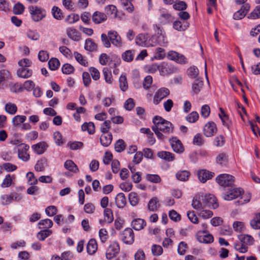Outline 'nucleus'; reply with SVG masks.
Segmentation results:
<instances>
[{
    "mask_svg": "<svg viewBox=\"0 0 260 260\" xmlns=\"http://www.w3.org/2000/svg\"><path fill=\"white\" fill-rule=\"evenodd\" d=\"M171 147L173 150L178 153L183 152L184 148L181 141L176 137H173L170 140Z\"/></svg>",
    "mask_w": 260,
    "mask_h": 260,
    "instance_id": "nucleus-16",
    "label": "nucleus"
},
{
    "mask_svg": "<svg viewBox=\"0 0 260 260\" xmlns=\"http://www.w3.org/2000/svg\"><path fill=\"white\" fill-rule=\"evenodd\" d=\"M234 248L240 253H244L247 251L248 247L245 245L243 243H235Z\"/></svg>",
    "mask_w": 260,
    "mask_h": 260,
    "instance_id": "nucleus-61",
    "label": "nucleus"
},
{
    "mask_svg": "<svg viewBox=\"0 0 260 260\" xmlns=\"http://www.w3.org/2000/svg\"><path fill=\"white\" fill-rule=\"evenodd\" d=\"M175 70V69L172 66L165 62H162L159 65V73L162 76L171 74L174 73Z\"/></svg>",
    "mask_w": 260,
    "mask_h": 260,
    "instance_id": "nucleus-13",
    "label": "nucleus"
},
{
    "mask_svg": "<svg viewBox=\"0 0 260 260\" xmlns=\"http://www.w3.org/2000/svg\"><path fill=\"white\" fill-rule=\"evenodd\" d=\"M112 140L111 133L103 134L100 137V142L102 145L104 147L109 146Z\"/></svg>",
    "mask_w": 260,
    "mask_h": 260,
    "instance_id": "nucleus-27",
    "label": "nucleus"
},
{
    "mask_svg": "<svg viewBox=\"0 0 260 260\" xmlns=\"http://www.w3.org/2000/svg\"><path fill=\"white\" fill-rule=\"evenodd\" d=\"M47 148L48 145L44 142H39L31 146V148L34 152L39 155L44 153Z\"/></svg>",
    "mask_w": 260,
    "mask_h": 260,
    "instance_id": "nucleus-22",
    "label": "nucleus"
},
{
    "mask_svg": "<svg viewBox=\"0 0 260 260\" xmlns=\"http://www.w3.org/2000/svg\"><path fill=\"white\" fill-rule=\"evenodd\" d=\"M205 231H200L198 232L196 234V238L198 241L202 243L209 244L211 243L214 241V238L211 234H205Z\"/></svg>",
    "mask_w": 260,
    "mask_h": 260,
    "instance_id": "nucleus-10",
    "label": "nucleus"
},
{
    "mask_svg": "<svg viewBox=\"0 0 260 260\" xmlns=\"http://www.w3.org/2000/svg\"><path fill=\"white\" fill-rule=\"evenodd\" d=\"M120 250L119 244L116 241L112 242L109 246L106 253V256L108 259L112 258Z\"/></svg>",
    "mask_w": 260,
    "mask_h": 260,
    "instance_id": "nucleus-7",
    "label": "nucleus"
},
{
    "mask_svg": "<svg viewBox=\"0 0 260 260\" xmlns=\"http://www.w3.org/2000/svg\"><path fill=\"white\" fill-rule=\"evenodd\" d=\"M203 203L205 207L216 209L218 207L216 198L213 194H206L203 196Z\"/></svg>",
    "mask_w": 260,
    "mask_h": 260,
    "instance_id": "nucleus-9",
    "label": "nucleus"
},
{
    "mask_svg": "<svg viewBox=\"0 0 260 260\" xmlns=\"http://www.w3.org/2000/svg\"><path fill=\"white\" fill-rule=\"evenodd\" d=\"M74 54L76 60L80 64L85 67H87L88 66V62L85 57L77 52H75Z\"/></svg>",
    "mask_w": 260,
    "mask_h": 260,
    "instance_id": "nucleus-47",
    "label": "nucleus"
},
{
    "mask_svg": "<svg viewBox=\"0 0 260 260\" xmlns=\"http://www.w3.org/2000/svg\"><path fill=\"white\" fill-rule=\"evenodd\" d=\"M131 225L134 230L140 231L146 226V222L143 219L136 218L132 221Z\"/></svg>",
    "mask_w": 260,
    "mask_h": 260,
    "instance_id": "nucleus-24",
    "label": "nucleus"
},
{
    "mask_svg": "<svg viewBox=\"0 0 260 260\" xmlns=\"http://www.w3.org/2000/svg\"><path fill=\"white\" fill-rule=\"evenodd\" d=\"M225 142V139L224 136L219 135L215 138L213 144L216 147H222L224 145Z\"/></svg>",
    "mask_w": 260,
    "mask_h": 260,
    "instance_id": "nucleus-58",
    "label": "nucleus"
},
{
    "mask_svg": "<svg viewBox=\"0 0 260 260\" xmlns=\"http://www.w3.org/2000/svg\"><path fill=\"white\" fill-rule=\"evenodd\" d=\"M251 227L254 230L260 229V213L256 214L250 220Z\"/></svg>",
    "mask_w": 260,
    "mask_h": 260,
    "instance_id": "nucleus-36",
    "label": "nucleus"
},
{
    "mask_svg": "<svg viewBox=\"0 0 260 260\" xmlns=\"http://www.w3.org/2000/svg\"><path fill=\"white\" fill-rule=\"evenodd\" d=\"M115 200V204L118 208H123L126 204V200L123 193H118Z\"/></svg>",
    "mask_w": 260,
    "mask_h": 260,
    "instance_id": "nucleus-26",
    "label": "nucleus"
},
{
    "mask_svg": "<svg viewBox=\"0 0 260 260\" xmlns=\"http://www.w3.org/2000/svg\"><path fill=\"white\" fill-rule=\"evenodd\" d=\"M51 13L54 18L56 20H61L63 18V14L58 7L53 6L51 10Z\"/></svg>",
    "mask_w": 260,
    "mask_h": 260,
    "instance_id": "nucleus-44",
    "label": "nucleus"
},
{
    "mask_svg": "<svg viewBox=\"0 0 260 260\" xmlns=\"http://www.w3.org/2000/svg\"><path fill=\"white\" fill-rule=\"evenodd\" d=\"M67 35L71 39L78 41L80 39L79 32L75 28L71 27L67 29Z\"/></svg>",
    "mask_w": 260,
    "mask_h": 260,
    "instance_id": "nucleus-23",
    "label": "nucleus"
},
{
    "mask_svg": "<svg viewBox=\"0 0 260 260\" xmlns=\"http://www.w3.org/2000/svg\"><path fill=\"white\" fill-rule=\"evenodd\" d=\"M120 239L123 243L131 244L134 242V233L131 228H126L121 234Z\"/></svg>",
    "mask_w": 260,
    "mask_h": 260,
    "instance_id": "nucleus-5",
    "label": "nucleus"
},
{
    "mask_svg": "<svg viewBox=\"0 0 260 260\" xmlns=\"http://www.w3.org/2000/svg\"><path fill=\"white\" fill-rule=\"evenodd\" d=\"M170 93L168 88L161 87L155 92L153 97V103L155 105H158L164 99L167 98Z\"/></svg>",
    "mask_w": 260,
    "mask_h": 260,
    "instance_id": "nucleus-4",
    "label": "nucleus"
},
{
    "mask_svg": "<svg viewBox=\"0 0 260 260\" xmlns=\"http://www.w3.org/2000/svg\"><path fill=\"white\" fill-rule=\"evenodd\" d=\"M199 115L197 112L192 111L185 118L186 120L190 123H194L199 119Z\"/></svg>",
    "mask_w": 260,
    "mask_h": 260,
    "instance_id": "nucleus-54",
    "label": "nucleus"
},
{
    "mask_svg": "<svg viewBox=\"0 0 260 260\" xmlns=\"http://www.w3.org/2000/svg\"><path fill=\"white\" fill-rule=\"evenodd\" d=\"M157 155L159 158L168 161H172L175 159V155L168 151H159Z\"/></svg>",
    "mask_w": 260,
    "mask_h": 260,
    "instance_id": "nucleus-25",
    "label": "nucleus"
},
{
    "mask_svg": "<svg viewBox=\"0 0 260 260\" xmlns=\"http://www.w3.org/2000/svg\"><path fill=\"white\" fill-rule=\"evenodd\" d=\"M53 222L50 219L41 220L38 223L39 229H49L53 226Z\"/></svg>",
    "mask_w": 260,
    "mask_h": 260,
    "instance_id": "nucleus-45",
    "label": "nucleus"
},
{
    "mask_svg": "<svg viewBox=\"0 0 260 260\" xmlns=\"http://www.w3.org/2000/svg\"><path fill=\"white\" fill-rule=\"evenodd\" d=\"M216 181L220 186L224 187L232 186L234 184L235 178L231 175L223 174L218 175L216 178Z\"/></svg>",
    "mask_w": 260,
    "mask_h": 260,
    "instance_id": "nucleus-3",
    "label": "nucleus"
},
{
    "mask_svg": "<svg viewBox=\"0 0 260 260\" xmlns=\"http://www.w3.org/2000/svg\"><path fill=\"white\" fill-rule=\"evenodd\" d=\"M134 54L132 50H127L124 52L122 55V57L124 61L130 62L133 60Z\"/></svg>",
    "mask_w": 260,
    "mask_h": 260,
    "instance_id": "nucleus-60",
    "label": "nucleus"
},
{
    "mask_svg": "<svg viewBox=\"0 0 260 260\" xmlns=\"http://www.w3.org/2000/svg\"><path fill=\"white\" fill-rule=\"evenodd\" d=\"M28 9L31 18L35 22L40 21L46 16V11L42 7L30 6Z\"/></svg>",
    "mask_w": 260,
    "mask_h": 260,
    "instance_id": "nucleus-2",
    "label": "nucleus"
},
{
    "mask_svg": "<svg viewBox=\"0 0 260 260\" xmlns=\"http://www.w3.org/2000/svg\"><path fill=\"white\" fill-rule=\"evenodd\" d=\"M103 73L105 81L108 84H112L113 82V78L111 70L107 67L104 68L103 69Z\"/></svg>",
    "mask_w": 260,
    "mask_h": 260,
    "instance_id": "nucleus-37",
    "label": "nucleus"
},
{
    "mask_svg": "<svg viewBox=\"0 0 260 260\" xmlns=\"http://www.w3.org/2000/svg\"><path fill=\"white\" fill-rule=\"evenodd\" d=\"M119 86L122 91H125L128 88L126 78L124 75H121L119 78Z\"/></svg>",
    "mask_w": 260,
    "mask_h": 260,
    "instance_id": "nucleus-53",
    "label": "nucleus"
},
{
    "mask_svg": "<svg viewBox=\"0 0 260 260\" xmlns=\"http://www.w3.org/2000/svg\"><path fill=\"white\" fill-rule=\"evenodd\" d=\"M14 179L15 176L14 175L11 176L10 174H7L3 180L1 185L2 187L4 188L9 187L12 184V181Z\"/></svg>",
    "mask_w": 260,
    "mask_h": 260,
    "instance_id": "nucleus-48",
    "label": "nucleus"
},
{
    "mask_svg": "<svg viewBox=\"0 0 260 260\" xmlns=\"http://www.w3.org/2000/svg\"><path fill=\"white\" fill-rule=\"evenodd\" d=\"M220 112L218 114V116L222 121L223 125L226 126L228 128L229 127V116L226 114L222 108H219Z\"/></svg>",
    "mask_w": 260,
    "mask_h": 260,
    "instance_id": "nucleus-39",
    "label": "nucleus"
},
{
    "mask_svg": "<svg viewBox=\"0 0 260 260\" xmlns=\"http://www.w3.org/2000/svg\"><path fill=\"white\" fill-rule=\"evenodd\" d=\"M82 129L83 131H87L89 134H92L94 133L95 131L94 125L93 123L90 122H85L82 125Z\"/></svg>",
    "mask_w": 260,
    "mask_h": 260,
    "instance_id": "nucleus-42",
    "label": "nucleus"
},
{
    "mask_svg": "<svg viewBox=\"0 0 260 260\" xmlns=\"http://www.w3.org/2000/svg\"><path fill=\"white\" fill-rule=\"evenodd\" d=\"M64 168L70 172L77 173L79 172V169L77 166L72 160L69 159L65 161L64 164Z\"/></svg>",
    "mask_w": 260,
    "mask_h": 260,
    "instance_id": "nucleus-32",
    "label": "nucleus"
},
{
    "mask_svg": "<svg viewBox=\"0 0 260 260\" xmlns=\"http://www.w3.org/2000/svg\"><path fill=\"white\" fill-rule=\"evenodd\" d=\"M158 200L157 198L151 199L148 202V208L151 211H154L159 207Z\"/></svg>",
    "mask_w": 260,
    "mask_h": 260,
    "instance_id": "nucleus-43",
    "label": "nucleus"
},
{
    "mask_svg": "<svg viewBox=\"0 0 260 260\" xmlns=\"http://www.w3.org/2000/svg\"><path fill=\"white\" fill-rule=\"evenodd\" d=\"M52 234V231L50 230H44L39 232L37 235V238L40 241H44L46 238Z\"/></svg>",
    "mask_w": 260,
    "mask_h": 260,
    "instance_id": "nucleus-46",
    "label": "nucleus"
},
{
    "mask_svg": "<svg viewBox=\"0 0 260 260\" xmlns=\"http://www.w3.org/2000/svg\"><path fill=\"white\" fill-rule=\"evenodd\" d=\"M187 74L191 79L196 80L197 78H200L199 76V70L195 66L189 68L187 70Z\"/></svg>",
    "mask_w": 260,
    "mask_h": 260,
    "instance_id": "nucleus-33",
    "label": "nucleus"
},
{
    "mask_svg": "<svg viewBox=\"0 0 260 260\" xmlns=\"http://www.w3.org/2000/svg\"><path fill=\"white\" fill-rule=\"evenodd\" d=\"M129 201L131 205L133 206H136L139 203V197L138 194L134 192H132L128 196Z\"/></svg>",
    "mask_w": 260,
    "mask_h": 260,
    "instance_id": "nucleus-52",
    "label": "nucleus"
},
{
    "mask_svg": "<svg viewBox=\"0 0 260 260\" xmlns=\"http://www.w3.org/2000/svg\"><path fill=\"white\" fill-rule=\"evenodd\" d=\"M123 9L128 13H132L134 10V7L128 0H120Z\"/></svg>",
    "mask_w": 260,
    "mask_h": 260,
    "instance_id": "nucleus-41",
    "label": "nucleus"
},
{
    "mask_svg": "<svg viewBox=\"0 0 260 260\" xmlns=\"http://www.w3.org/2000/svg\"><path fill=\"white\" fill-rule=\"evenodd\" d=\"M190 173L185 170L179 171L176 174V178L181 181H186L188 179Z\"/></svg>",
    "mask_w": 260,
    "mask_h": 260,
    "instance_id": "nucleus-34",
    "label": "nucleus"
},
{
    "mask_svg": "<svg viewBox=\"0 0 260 260\" xmlns=\"http://www.w3.org/2000/svg\"><path fill=\"white\" fill-rule=\"evenodd\" d=\"M204 85V81L203 79L197 78L191 84V89L190 92L192 95L198 94L202 90Z\"/></svg>",
    "mask_w": 260,
    "mask_h": 260,
    "instance_id": "nucleus-12",
    "label": "nucleus"
},
{
    "mask_svg": "<svg viewBox=\"0 0 260 260\" xmlns=\"http://www.w3.org/2000/svg\"><path fill=\"white\" fill-rule=\"evenodd\" d=\"M60 65L59 60L56 58H52L48 61L49 69L52 71L57 69Z\"/></svg>",
    "mask_w": 260,
    "mask_h": 260,
    "instance_id": "nucleus-49",
    "label": "nucleus"
},
{
    "mask_svg": "<svg viewBox=\"0 0 260 260\" xmlns=\"http://www.w3.org/2000/svg\"><path fill=\"white\" fill-rule=\"evenodd\" d=\"M158 19L160 24L165 25L172 21V17L167 11L162 10L160 12V15Z\"/></svg>",
    "mask_w": 260,
    "mask_h": 260,
    "instance_id": "nucleus-19",
    "label": "nucleus"
},
{
    "mask_svg": "<svg viewBox=\"0 0 260 260\" xmlns=\"http://www.w3.org/2000/svg\"><path fill=\"white\" fill-rule=\"evenodd\" d=\"M159 69V65L156 63H153L151 65L147 66L145 67L146 72L149 74H154Z\"/></svg>",
    "mask_w": 260,
    "mask_h": 260,
    "instance_id": "nucleus-59",
    "label": "nucleus"
},
{
    "mask_svg": "<svg viewBox=\"0 0 260 260\" xmlns=\"http://www.w3.org/2000/svg\"><path fill=\"white\" fill-rule=\"evenodd\" d=\"M108 36L109 40L114 46L120 47L122 46V41L120 36L115 30H110L108 32Z\"/></svg>",
    "mask_w": 260,
    "mask_h": 260,
    "instance_id": "nucleus-6",
    "label": "nucleus"
},
{
    "mask_svg": "<svg viewBox=\"0 0 260 260\" xmlns=\"http://www.w3.org/2000/svg\"><path fill=\"white\" fill-rule=\"evenodd\" d=\"M250 9L248 4H244L240 10L235 12L233 15V18L236 20L241 19L244 18Z\"/></svg>",
    "mask_w": 260,
    "mask_h": 260,
    "instance_id": "nucleus-17",
    "label": "nucleus"
},
{
    "mask_svg": "<svg viewBox=\"0 0 260 260\" xmlns=\"http://www.w3.org/2000/svg\"><path fill=\"white\" fill-rule=\"evenodd\" d=\"M26 119L25 116L17 115L12 118V123L15 126H18L24 123Z\"/></svg>",
    "mask_w": 260,
    "mask_h": 260,
    "instance_id": "nucleus-38",
    "label": "nucleus"
},
{
    "mask_svg": "<svg viewBox=\"0 0 260 260\" xmlns=\"http://www.w3.org/2000/svg\"><path fill=\"white\" fill-rule=\"evenodd\" d=\"M125 143L122 139L118 140L115 144V149L118 152H121L125 149Z\"/></svg>",
    "mask_w": 260,
    "mask_h": 260,
    "instance_id": "nucleus-51",
    "label": "nucleus"
},
{
    "mask_svg": "<svg viewBox=\"0 0 260 260\" xmlns=\"http://www.w3.org/2000/svg\"><path fill=\"white\" fill-rule=\"evenodd\" d=\"M107 19L106 14L99 11L94 12L92 15V20L95 24H100Z\"/></svg>",
    "mask_w": 260,
    "mask_h": 260,
    "instance_id": "nucleus-20",
    "label": "nucleus"
},
{
    "mask_svg": "<svg viewBox=\"0 0 260 260\" xmlns=\"http://www.w3.org/2000/svg\"><path fill=\"white\" fill-rule=\"evenodd\" d=\"M243 190L241 188H234L223 194V198L225 200H232L241 194Z\"/></svg>",
    "mask_w": 260,
    "mask_h": 260,
    "instance_id": "nucleus-15",
    "label": "nucleus"
},
{
    "mask_svg": "<svg viewBox=\"0 0 260 260\" xmlns=\"http://www.w3.org/2000/svg\"><path fill=\"white\" fill-rule=\"evenodd\" d=\"M79 16L78 14H72L69 15L66 17L65 21L69 24H73L78 21L79 20Z\"/></svg>",
    "mask_w": 260,
    "mask_h": 260,
    "instance_id": "nucleus-63",
    "label": "nucleus"
},
{
    "mask_svg": "<svg viewBox=\"0 0 260 260\" xmlns=\"http://www.w3.org/2000/svg\"><path fill=\"white\" fill-rule=\"evenodd\" d=\"M32 70L27 68H21L17 72V76L22 78L26 79L30 77L32 75Z\"/></svg>",
    "mask_w": 260,
    "mask_h": 260,
    "instance_id": "nucleus-28",
    "label": "nucleus"
},
{
    "mask_svg": "<svg viewBox=\"0 0 260 260\" xmlns=\"http://www.w3.org/2000/svg\"><path fill=\"white\" fill-rule=\"evenodd\" d=\"M87 251L89 254H94L98 249L96 241L94 239H90L87 245Z\"/></svg>",
    "mask_w": 260,
    "mask_h": 260,
    "instance_id": "nucleus-30",
    "label": "nucleus"
},
{
    "mask_svg": "<svg viewBox=\"0 0 260 260\" xmlns=\"http://www.w3.org/2000/svg\"><path fill=\"white\" fill-rule=\"evenodd\" d=\"M47 165V159L45 158H42L37 161L35 166V169L38 172L43 171Z\"/></svg>",
    "mask_w": 260,
    "mask_h": 260,
    "instance_id": "nucleus-31",
    "label": "nucleus"
},
{
    "mask_svg": "<svg viewBox=\"0 0 260 260\" xmlns=\"http://www.w3.org/2000/svg\"><path fill=\"white\" fill-rule=\"evenodd\" d=\"M214 175V173L206 170H200L198 173V178L199 180L205 183L208 180L211 179Z\"/></svg>",
    "mask_w": 260,
    "mask_h": 260,
    "instance_id": "nucleus-18",
    "label": "nucleus"
},
{
    "mask_svg": "<svg viewBox=\"0 0 260 260\" xmlns=\"http://www.w3.org/2000/svg\"><path fill=\"white\" fill-rule=\"evenodd\" d=\"M27 37L34 41H37L40 38V35L37 30L29 29L27 31Z\"/></svg>",
    "mask_w": 260,
    "mask_h": 260,
    "instance_id": "nucleus-62",
    "label": "nucleus"
},
{
    "mask_svg": "<svg viewBox=\"0 0 260 260\" xmlns=\"http://www.w3.org/2000/svg\"><path fill=\"white\" fill-rule=\"evenodd\" d=\"M151 252L153 255L158 256L162 253L163 249L161 246L154 244L151 247Z\"/></svg>",
    "mask_w": 260,
    "mask_h": 260,
    "instance_id": "nucleus-57",
    "label": "nucleus"
},
{
    "mask_svg": "<svg viewBox=\"0 0 260 260\" xmlns=\"http://www.w3.org/2000/svg\"><path fill=\"white\" fill-rule=\"evenodd\" d=\"M239 239L241 243L246 246L252 245L254 241L253 238L251 235L248 234L239 236Z\"/></svg>",
    "mask_w": 260,
    "mask_h": 260,
    "instance_id": "nucleus-29",
    "label": "nucleus"
},
{
    "mask_svg": "<svg viewBox=\"0 0 260 260\" xmlns=\"http://www.w3.org/2000/svg\"><path fill=\"white\" fill-rule=\"evenodd\" d=\"M248 18L255 19L260 18V5L257 6L248 16Z\"/></svg>",
    "mask_w": 260,
    "mask_h": 260,
    "instance_id": "nucleus-64",
    "label": "nucleus"
},
{
    "mask_svg": "<svg viewBox=\"0 0 260 260\" xmlns=\"http://www.w3.org/2000/svg\"><path fill=\"white\" fill-rule=\"evenodd\" d=\"M203 196L201 195L196 196L192 202V207L196 210H201L205 207L203 203Z\"/></svg>",
    "mask_w": 260,
    "mask_h": 260,
    "instance_id": "nucleus-21",
    "label": "nucleus"
},
{
    "mask_svg": "<svg viewBox=\"0 0 260 260\" xmlns=\"http://www.w3.org/2000/svg\"><path fill=\"white\" fill-rule=\"evenodd\" d=\"M105 220L108 223H111L113 220V216L112 210L109 208H106L104 212Z\"/></svg>",
    "mask_w": 260,
    "mask_h": 260,
    "instance_id": "nucleus-55",
    "label": "nucleus"
},
{
    "mask_svg": "<svg viewBox=\"0 0 260 260\" xmlns=\"http://www.w3.org/2000/svg\"><path fill=\"white\" fill-rule=\"evenodd\" d=\"M96 48V44L93 42L91 39H87L85 41L84 48L89 51H93Z\"/></svg>",
    "mask_w": 260,
    "mask_h": 260,
    "instance_id": "nucleus-50",
    "label": "nucleus"
},
{
    "mask_svg": "<svg viewBox=\"0 0 260 260\" xmlns=\"http://www.w3.org/2000/svg\"><path fill=\"white\" fill-rule=\"evenodd\" d=\"M111 122L110 120L105 121L101 125L100 130L103 134L109 133V131L111 128Z\"/></svg>",
    "mask_w": 260,
    "mask_h": 260,
    "instance_id": "nucleus-56",
    "label": "nucleus"
},
{
    "mask_svg": "<svg viewBox=\"0 0 260 260\" xmlns=\"http://www.w3.org/2000/svg\"><path fill=\"white\" fill-rule=\"evenodd\" d=\"M148 34H140L138 35L135 39L136 44L143 47H149L152 46L148 40Z\"/></svg>",
    "mask_w": 260,
    "mask_h": 260,
    "instance_id": "nucleus-14",
    "label": "nucleus"
},
{
    "mask_svg": "<svg viewBox=\"0 0 260 260\" xmlns=\"http://www.w3.org/2000/svg\"><path fill=\"white\" fill-rule=\"evenodd\" d=\"M105 12L107 14L113 18L117 17V10L116 7L112 5H108L105 7Z\"/></svg>",
    "mask_w": 260,
    "mask_h": 260,
    "instance_id": "nucleus-35",
    "label": "nucleus"
},
{
    "mask_svg": "<svg viewBox=\"0 0 260 260\" xmlns=\"http://www.w3.org/2000/svg\"><path fill=\"white\" fill-rule=\"evenodd\" d=\"M5 111L11 115H14L17 111V106L13 103H8L5 105Z\"/></svg>",
    "mask_w": 260,
    "mask_h": 260,
    "instance_id": "nucleus-40",
    "label": "nucleus"
},
{
    "mask_svg": "<svg viewBox=\"0 0 260 260\" xmlns=\"http://www.w3.org/2000/svg\"><path fill=\"white\" fill-rule=\"evenodd\" d=\"M217 132V127L214 122L210 121L207 123L204 127L203 133L207 137L213 136Z\"/></svg>",
    "mask_w": 260,
    "mask_h": 260,
    "instance_id": "nucleus-11",
    "label": "nucleus"
},
{
    "mask_svg": "<svg viewBox=\"0 0 260 260\" xmlns=\"http://www.w3.org/2000/svg\"><path fill=\"white\" fill-rule=\"evenodd\" d=\"M152 122V129L159 140H164L167 138V135L173 132V124L159 116L154 117Z\"/></svg>",
    "mask_w": 260,
    "mask_h": 260,
    "instance_id": "nucleus-1",
    "label": "nucleus"
},
{
    "mask_svg": "<svg viewBox=\"0 0 260 260\" xmlns=\"http://www.w3.org/2000/svg\"><path fill=\"white\" fill-rule=\"evenodd\" d=\"M29 147L24 144L20 145L18 148V156L23 161H27L29 159V154L27 153Z\"/></svg>",
    "mask_w": 260,
    "mask_h": 260,
    "instance_id": "nucleus-8",
    "label": "nucleus"
}]
</instances>
